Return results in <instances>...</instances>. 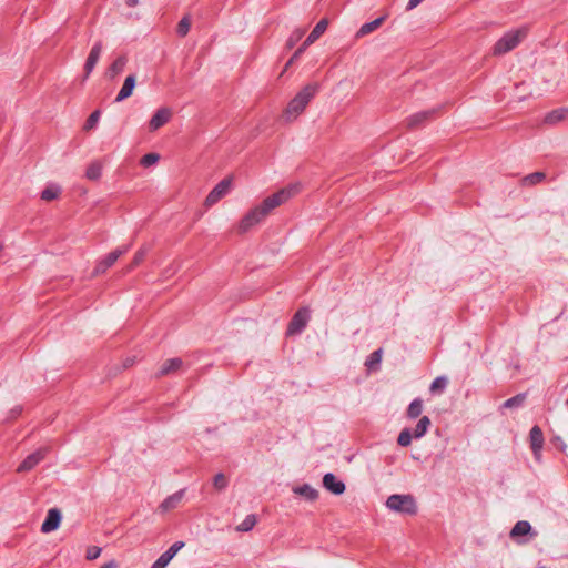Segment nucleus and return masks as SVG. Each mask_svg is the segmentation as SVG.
Segmentation results:
<instances>
[{"instance_id": "1a4fd4ad", "label": "nucleus", "mask_w": 568, "mask_h": 568, "mask_svg": "<svg viewBox=\"0 0 568 568\" xmlns=\"http://www.w3.org/2000/svg\"><path fill=\"white\" fill-rule=\"evenodd\" d=\"M62 515L58 508H51L47 513V517L41 525V531L49 534L57 530L61 524Z\"/></svg>"}, {"instance_id": "7c9ffc66", "label": "nucleus", "mask_w": 568, "mask_h": 568, "mask_svg": "<svg viewBox=\"0 0 568 568\" xmlns=\"http://www.w3.org/2000/svg\"><path fill=\"white\" fill-rule=\"evenodd\" d=\"M414 438V435L409 428H404L397 438V443L402 447H407L412 444V439Z\"/></svg>"}, {"instance_id": "6e6552de", "label": "nucleus", "mask_w": 568, "mask_h": 568, "mask_svg": "<svg viewBox=\"0 0 568 568\" xmlns=\"http://www.w3.org/2000/svg\"><path fill=\"white\" fill-rule=\"evenodd\" d=\"M47 448H39L34 453L27 456L23 462L19 465L17 471L26 473L33 469L47 455Z\"/></svg>"}, {"instance_id": "6ab92c4d", "label": "nucleus", "mask_w": 568, "mask_h": 568, "mask_svg": "<svg viewBox=\"0 0 568 568\" xmlns=\"http://www.w3.org/2000/svg\"><path fill=\"white\" fill-rule=\"evenodd\" d=\"M568 118V109L560 108L547 113L544 118V123L548 125H556Z\"/></svg>"}, {"instance_id": "20e7f679", "label": "nucleus", "mask_w": 568, "mask_h": 568, "mask_svg": "<svg viewBox=\"0 0 568 568\" xmlns=\"http://www.w3.org/2000/svg\"><path fill=\"white\" fill-rule=\"evenodd\" d=\"M386 506L393 511L414 515L417 511L416 501L410 495H392L386 500Z\"/></svg>"}, {"instance_id": "5701e85b", "label": "nucleus", "mask_w": 568, "mask_h": 568, "mask_svg": "<svg viewBox=\"0 0 568 568\" xmlns=\"http://www.w3.org/2000/svg\"><path fill=\"white\" fill-rule=\"evenodd\" d=\"M182 364H183V362L181 358L168 359L162 364V366L159 371V375H168V374L174 373L181 368Z\"/></svg>"}, {"instance_id": "f3484780", "label": "nucleus", "mask_w": 568, "mask_h": 568, "mask_svg": "<svg viewBox=\"0 0 568 568\" xmlns=\"http://www.w3.org/2000/svg\"><path fill=\"white\" fill-rule=\"evenodd\" d=\"M434 114V111H420L415 114H412L407 118V125L412 129L417 128L428 121Z\"/></svg>"}, {"instance_id": "2f4dec72", "label": "nucleus", "mask_w": 568, "mask_h": 568, "mask_svg": "<svg viewBox=\"0 0 568 568\" xmlns=\"http://www.w3.org/2000/svg\"><path fill=\"white\" fill-rule=\"evenodd\" d=\"M545 178H546L545 173H542V172H535V173L526 175L523 179V182H524L525 185H535V184H538L541 181H544Z\"/></svg>"}, {"instance_id": "0eeeda50", "label": "nucleus", "mask_w": 568, "mask_h": 568, "mask_svg": "<svg viewBox=\"0 0 568 568\" xmlns=\"http://www.w3.org/2000/svg\"><path fill=\"white\" fill-rule=\"evenodd\" d=\"M231 186H232V179L231 178L223 179L207 194L204 204L209 207L214 205L230 192Z\"/></svg>"}, {"instance_id": "8fccbe9b", "label": "nucleus", "mask_w": 568, "mask_h": 568, "mask_svg": "<svg viewBox=\"0 0 568 568\" xmlns=\"http://www.w3.org/2000/svg\"><path fill=\"white\" fill-rule=\"evenodd\" d=\"M565 404H566V406H568V398L566 399Z\"/></svg>"}, {"instance_id": "f257e3e1", "label": "nucleus", "mask_w": 568, "mask_h": 568, "mask_svg": "<svg viewBox=\"0 0 568 568\" xmlns=\"http://www.w3.org/2000/svg\"><path fill=\"white\" fill-rule=\"evenodd\" d=\"M301 191L298 183L287 185L276 193L267 196L260 205L251 209L239 222L240 233H246L253 226L260 224L277 206L286 203Z\"/></svg>"}, {"instance_id": "39448f33", "label": "nucleus", "mask_w": 568, "mask_h": 568, "mask_svg": "<svg viewBox=\"0 0 568 568\" xmlns=\"http://www.w3.org/2000/svg\"><path fill=\"white\" fill-rule=\"evenodd\" d=\"M310 310L307 307L300 308L292 317L288 327L287 335L301 334L306 327L310 321Z\"/></svg>"}, {"instance_id": "f704fd0d", "label": "nucleus", "mask_w": 568, "mask_h": 568, "mask_svg": "<svg viewBox=\"0 0 568 568\" xmlns=\"http://www.w3.org/2000/svg\"><path fill=\"white\" fill-rule=\"evenodd\" d=\"M149 252L148 246L141 247L134 255V258L132 261V264L130 265L129 270H132L133 267L138 266L145 257V255Z\"/></svg>"}, {"instance_id": "4468645a", "label": "nucleus", "mask_w": 568, "mask_h": 568, "mask_svg": "<svg viewBox=\"0 0 568 568\" xmlns=\"http://www.w3.org/2000/svg\"><path fill=\"white\" fill-rule=\"evenodd\" d=\"M185 494V489H180L179 491L166 497L159 506V510L161 513H168L172 509H175L182 501Z\"/></svg>"}, {"instance_id": "c756f323", "label": "nucleus", "mask_w": 568, "mask_h": 568, "mask_svg": "<svg viewBox=\"0 0 568 568\" xmlns=\"http://www.w3.org/2000/svg\"><path fill=\"white\" fill-rule=\"evenodd\" d=\"M448 385V379L447 377L445 376H438L436 377L432 384H430V387H429V390L432 393H438V392H443Z\"/></svg>"}, {"instance_id": "393cba45", "label": "nucleus", "mask_w": 568, "mask_h": 568, "mask_svg": "<svg viewBox=\"0 0 568 568\" xmlns=\"http://www.w3.org/2000/svg\"><path fill=\"white\" fill-rule=\"evenodd\" d=\"M61 194V187L58 184H49L45 186V189L41 192V200L50 202L55 199H58Z\"/></svg>"}, {"instance_id": "de8ad7c7", "label": "nucleus", "mask_w": 568, "mask_h": 568, "mask_svg": "<svg viewBox=\"0 0 568 568\" xmlns=\"http://www.w3.org/2000/svg\"><path fill=\"white\" fill-rule=\"evenodd\" d=\"M300 55H295V53L292 55V58L288 60V62L285 65V70L298 58Z\"/></svg>"}, {"instance_id": "79ce46f5", "label": "nucleus", "mask_w": 568, "mask_h": 568, "mask_svg": "<svg viewBox=\"0 0 568 568\" xmlns=\"http://www.w3.org/2000/svg\"><path fill=\"white\" fill-rule=\"evenodd\" d=\"M169 564L161 556L153 562L151 568H165Z\"/></svg>"}, {"instance_id": "c03bdc74", "label": "nucleus", "mask_w": 568, "mask_h": 568, "mask_svg": "<svg viewBox=\"0 0 568 568\" xmlns=\"http://www.w3.org/2000/svg\"><path fill=\"white\" fill-rule=\"evenodd\" d=\"M308 45L310 44H305V41H304L303 44L295 51V55H301Z\"/></svg>"}, {"instance_id": "a878e982", "label": "nucleus", "mask_w": 568, "mask_h": 568, "mask_svg": "<svg viewBox=\"0 0 568 568\" xmlns=\"http://www.w3.org/2000/svg\"><path fill=\"white\" fill-rule=\"evenodd\" d=\"M525 399H526L525 393L517 394L516 396L505 400L504 404L501 405V408H509V409L519 408L524 405Z\"/></svg>"}, {"instance_id": "473e14b6", "label": "nucleus", "mask_w": 568, "mask_h": 568, "mask_svg": "<svg viewBox=\"0 0 568 568\" xmlns=\"http://www.w3.org/2000/svg\"><path fill=\"white\" fill-rule=\"evenodd\" d=\"M101 165L99 163H92L88 166L85 171V176L89 180L95 181L101 176Z\"/></svg>"}, {"instance_id": "4c0bfd02", "label": "nucleus", "mask_w": 568, "mask_h": 568, "mask_svg": "<svg viewBox=\"0 0 568 568\" xmlns=\"http://www.w3.org/2000/svg\"><path fill=\"white\" fill-rule=\"evenodd\" d=\"M100 114L101 113L99 110H95L94 112H92L85 121L84 130L89 131V130L93 129L97 125V123L99 122Z\"/></svg>"}, {"instance_id": "a19ab883", "label": "nucleus", "mask_w": 568, "mask_h": 568, "mask_svg": "<svg viewBox=\"0 0 568 568\" xmlns=\"http://www.w3.org/2000/svg\"><path fill=\"white\" fill-rule=\"evenodd\" d=\"M303 36V31H296L294 32L290 39H288V47H293L295 44L296 41H298L301 39V37Z\"/></svg>"}, {"instance_id": "9d476101", "label": "nucleus", "mask_w": 568, "mask_h": 568, "mask_svg": "<svg viewBox=\"0 0 568 568\" xmlns=\"http://www.w3.org/2000/svg\"><path fill=\"white\" fill-rule=\"evenodd\" d=\"M172 118V111L169 108H160L156 110V112L152 115L151 120L149 121V130L151 132H154L162 128L164 124H166L170 119Z\"/></svg>"}, {"instance_id": "09e8293b", "label": "nucleus", "mask_w": 568, "mask_h": 568, "mask_svg": "<svg viewBox=\"0 0 568 568\" xmlns=\"http://www.w3.org/2000/svg\"><path fill=\"white\" fill-rule=\"evenodd\" d=\"M131 364H132L131 362L126 361L125 367H129Z\"/></svg>"}, {"instance_id": "2eb2a0df", "label": "nucleus", "mask_w": 568, "mask_h": 568, "mask_svg": "<svg viewBox=\"0 0 568 568\" xmlns=\"http://www.w3.org/2000/svg\"><path fill=\"white\" fill-rule=\"evenodd\" d=\"M528 534H531V525L527 520H519L511 528L509 537L518 544H523L524 541H520L519 538Z\"/></svg>"}, {"instance_id": "4be33fe9", "label": "nucleus", "mask_w": 568, "mask_h": 568, "mask_svg": "<svg viewBox=\"0 0 568 568\" xmlns=\"http://www.w3.org/2000/svg\"><path fill=\"white\" fill-rule=\"evenodd\" d=\"M328 22L326 19H322L316 23L311 33L305 39V44L314 43L327 29Z\"/></svg>"}, {"instance_id": "423d86ee", "label": "nucleus", "mask_w": 568, "mask_h": 568, "mask_svg": "<svg viewBox=\"0 0 568 568\" xmlns=\"http://www.w3.org/2000/svg\"><path fill=\"white\" fill-rule=\"evenodd\" d=\"M130 250V245H123L109 253L103 260L99 261L94 267L93 275L103 274L111 267L120 256Z\"/></svg>"}, {"instance_id": "e433bc0d", "label": "nucleus", "mask_w": 568, "mask_h": 568, "mask_svg": "<svg viewBox=\"0 0 568 568\" xmlns=\"http://www.w3.org/2000/svg\"><path fill=\"white\" fill-rule=\"evenodd\" d=\"M160 159V155L158 153H148L141 158V165L148 168L153 164H155Z\"/></svg>"}, {"instance_id": "ea45409f", "label": "nucleus", "mask_w": 568, "mask_h": 568, "mask_svg": "<svg viewBox=\"0 0 568 568\" xmlns=\"http://www.w3.org/2000/svg\"><path fill=\"white\" fill-rule=\"evenodd\" d=\"M101 554V548L99 547H90L88 550H87V559L88 560H93V559H97Z\"/></svg>"}, {"instance_id": "c9c22d12", "label": "nucleus", "mask_w": 568, "mask_h": 568, "mask_svg": "<svg viewBox=\"0 0 568 568\" xmlns=\"http://www.w3.org/2000/svg\"><path fill=\"white\" fill-rule=\"evenodd\" d=\"M227 479L226 477L224 476V474L222 473H219L214 476L213 478V486L217 489V490H223L227 487Z\"/></svg>"}, {"instance_id": "a211bd4d", "label": "nucleus", "mask_w": 568, "mask_h": 568, "mask_svg": "<svg viewBox=\"0 0 568 568\" xmlns=\"http://www.w3.org/2000/svg\"><path fill=\"white\" fill-rule=\"evenodd\" d=\"M385 20V17H379L371 22H366L364 23L356 32L355 34V38L356 39H359V38H363L372 32H374L375 30H377L384 22Z\"/></svg>"}, {"instance_id": "9b49d317", "label": "nucleus", "mask_w": 568, "mask_h": 568, "mask_svg": "<svg viewBox=\"0 0 568 568\" xmlns=\"http://www.w3.org/2000/svg\"><path fill=\"white\" fill-rule=\"evenodd\" d=\"M323 486L334 495H342L345 491V484L338 480L332 473H327L323 477Z\"/></svg>"}, {"instance_id": "bb28decb", "label": "nucleus", "mask_w": 568, "mask_h": 568, "mask_svg": "<svg viewBox=\"0 0 568 568\" xmlns=\"http://www.w3.org/2000/svg\"><path fill=\"white\" fill-rule=\"evenodd\" d=\"M423 412V400L420 398H415L407 408V417L408 418H417Z\"/></svg>"}, {"instance_id": "49530a36", "label": "nucleus", "mask_w": 568, "mask_h": 568, "mask_svg": "<svg viewBox=\"0 0 568 568\" xmlns=\"http://www.w3.org/2000/svg\"><path fill=\"white\" fill-rule=\"evenodd\" d=\"M128 7H136L139 4V0H125Z\"/></svg>"}, {"instance_id": "f03ea898", "label": "nucleus", "mask_w": 568, "mask_h": 568, "mask_svg": "<svg viewBox=\"0 0 568 568\" xmlns=\"http://www.w3.org/2000/svg\"><path fill=\"white\" fill-rule=\"evenodd\" d=\"M320 90L318 83H308L290 101L287 108L283 113L285 122L294 121L307 106L310 101L315 97Z\"/></svg>"}, {"instance_id": "dca6fc26", "label": "nucleus", "mask_w": 568, "mask_h": 568, "mask_svg": "<svg viewBox=\"0 0 568 568\" xmlns=\"http://www.w3.org/2000/svg\"><path fill=\"white\" fill-rule=\"evenodd\" d=\"M136 78L134 74H130L125 78L122 88L120 89L115 102H121L132 95L135 88Z\"/></svg>"}, {"instance_id": "aec40b11", "label": "nucleus", "mask_w": 568, "mask_h": 568, "mask_svg": "<svg viewBox=\"0 0 568 568\" xmlns=\"http://www.w3.org/2000/svg\"><path fill=\"white\" fill-rule=\"evenodd\" d=\"M126 63H128V59L125 55H121V57L116 58L113 61V63L109 67V69L106 71V75L110 79L116 78L120 73L123 72Z\"/></svg>"}, {"instance_id": "7ed1b4c3", "label": "nucleus", "mask_w": 568, "mask_h": 568, "mask_svg": "<svg viewBox=\"0 0 568 568\" xmlns=\"http://www.w3.org/2000/svg\"><path fill=\"white\" fill-rule=\"evenodd\" d=\"M527 29L520 28L505 33L494 45L493 53L495 55L505 54L515 49L526 37Z\"/></svg>"}, {"instance_id": "412c9836", "label": "nucleus", "mask_w": 568, "mask_h": 568, "mask_svg": "<svg viewBox=\"0 0 568 568\" xmlns=\"http://www.w3.org/2000/svg\"><path fill=\"white\" fill-rule=\"evenodd\" d=\"M293 493L310 501H314L318 498V491L308 484L294 487Z\"/></svg>"}, {"instance_id": "c85d7f7f", "label": "nucleus", "mask_w": 568, "mask_h": 568, "mask_svg": "<svg viewBox=\"0 0 568 568\" xmlns=\"http://www.w3.org/2000/svg\"><path fill=\"white\" fill-rule=\"evenodd\" d=\"M183 547V541H176L166 551H164L161 557L169 564Z\"/></svg>"}, {"instance_id": "b1692460", "label": "nucleus", "mask_w": 568, "mask_h": 568, "mask_svg": "<svg viewBox=\"0 0 568 568\" xmlns=\"http://www.w3.org/2000/svg\"><path fill=\"white\" fill-rule=\"evenodd\" d=\"M430 425H432V422H430L429 417L423 416L417 422L414 430H412L414 438L419 439V438L424 437Z\"/></svg>"}, {"instance_id": "ddd939ff", "label": "nucleus", "mask_w": 568, "mask_h": 568, "mask_svg": "<svg viewBox=\"0 0 568 568\" xmlns=\"http://www.w3.org/2000/svg\"><path fill=\"white\" fill-rule=\"evenodd\" d=\"M101 52H102V42L98 41L94 43V45L92 47V49L87 58V61L84 64L85 78L89 77V74L92 72V70L97 65V63L100 59Z\"/></svg>"}, {"instance_id": "a18cd8bd", "label": "nucleus", "mask_w": 568, "mask_h": 568, "mask_svg": "<svg viewBox=\"0 0 568 568\" xmlns=\"http://www.w3.org/2000/svg\"><path fill=\"white\" fill-rule=\"evenodd\" d=\"M101 568H118V564L114 560H111L108 564L103 565Z\"/></svg>"}, {"instance_id": "72a5a7b5", "label": "nucleus", "mask_w": 568, "mask_h": 568, "mask_svg": "<svg viewBox=\"0 0 568 568\" xmlns=\"http://www.w3.org/2000/svg\"><path fill=\"white\" fill-rule=\"evenodd\" d=\"M382 361V349H376L374 351L369 358L366 361V366L369 368V369H373L376 365H378Z\"/></svg>"}, {"instance_id": "37998d69", "label": "nucleus", "mask_w": 568, "mask_h": 568, "mask_svg": "<svg viewBox=\"0 0 568 568\" xmlns=\"http://www.w3.org/2000/svg\"><path fill=\"white\" fill-rule=\"evenodd\" d=\"M423 0H408V3H407V7L406 9L407 10H413L414 8H416Z\"/></svg>"}, {"instance_id": "cd10ccee", "label": "nucleus", "mask_w": 568, "mask_h": 568, "mask_svg": "<svg viewBox=\"0 0 568 568\" xmlns=\"http://www.w3.org/2000/svg\"><path fill=\"white\" fill-rule=\"evenodd\" d=\"M256 525V517L255 515L251 514L247 515L244 520L236 526V531L246 532L253 529V527Z\"/></svg>"}, {"instance_id": "58836bf2", "label": "nucleus", "mask_w": 568, "mask_h": 568, "mask_svg": "<svg viewBox=\"0 0 568 568\" xmlns=\"http://www.w3.org/2000/svg\"><path fill=\"white\" fill-rule=\"evenodd\" d=\"M190 27H191L190 19L187 17H184L179 22L176 31L181 37H185L190 30Z\"/></svg>"}, {"instance_id": "f8f14e48", "label": "nucleus", "mask_w": 568, "mask_h": 568, "mask_svg": "<svg viewBox=\"0 0 568 568\" xmlns=\"http://www.w3.org/2000/svg\"><path fill=\"white\" fill-rule=\"evenodd\" d=\"M530 446L535 457L538 459L544 446V435L539 426H534L529 433Z\"/></svg>"}, {"instance_id": "3c124183", "label": "nucleus", "mask_w": 568, "mask_h": 568, "mask_svg": "<svg viewBox=\"0 0 568 568\" xmlns=\"http://www.w3.org/2000/svg\"><path fill=\"white\" fill-rule=\"evenodd\" d=\"M539 568H546V567H539Z\"/></svg>"}]
</instances>
